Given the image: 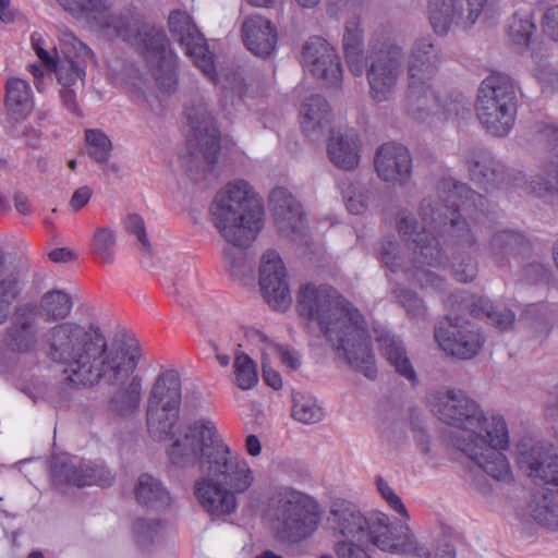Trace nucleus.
I'll return each instance as SVG.
<instances>
[{
  "label": "nucleus",
  "instance_id": "nucleus-61",
  "mask_svg": "<svg viewBox=\"0 0 558 558\" xmlns=\"http://www.w3.org/2000/svg\"><path fill=\"white\" fill-rule=\"evenodd\" d=\"M145 529L147 531H153V526L148 523H146L145 520H137L136 523H135V530L138 532V533H144Z\"/></svg>",
  "mask_w": 558,
  "mask_h": 558
},
{
  "label": "nucleus",
  "instance_id": "nucleus-8",
  "mask_svg": "<svg viewBox=\"0 0 558 558\" xmlns=\"http://www.w3.org/2000/svg\"><path fill=\"white\" fill-rule=\"evenodd\" d=\"M440 57L429 38H421L413 45L408 61V93L405 107L410 114L421 118L423 112L465 119L471 116V101L461 93L450 96L445 104L439 100L433 81L438 72Z\"/></svg>",
  "mask_w": 558,
  "mask_h": 558
},
{
  "label": "nucleus",
  "instance_id": "nucleus-26",
  "mask_svg": "<svg viewBox=\"0 0 558 558\" xmlns=\"http://www.w3.org/2000/svg\"><path fill=\"white\" fill-rule=\"evenodd\" d=\"M269 203L280 231L296 232L303 227L304 213L302 206L287 189H274L269 196Z\"/></svg>",
  "mask_w": 558,
  "mask_h": 558
},
{
  "label": "nucleus",
  "instance_id": "nucleus-2",
  "mask_svg": "<svg viewBox=\"0 0 558 558\" xmlns=\"http://www.w3.org/2000/svg\"><path fill=\"white\" fill-rule=\"evenodd\" d=\"M41 349L49 361L64 366L74 386H94L101 379L118 385L107 402L111 416L137 415L143 396V380L133 375L142 355L137 340L124 338L108 344L97 324L68 320L47 329Z\"/></svg>",
  "mask_w": 558,
  "mask_h": 558
},
{
  "label": "nucleus",
  "instance_id": "nucleus-44",
  "mask_svg": "<svg viewBox=\"0 0 558 558\" xmlns=\"http://www.w3.org/2000/svg\"><path fill=\"white\" fill-rule=\"evenodd\" d=\"M392 293L401 306L411 317H422L426 313V306L417 294L407 288L397 284L392 289Z\"/></svg>",
  "mask_w": 558,
  "mask_h": 558
},
{
  "label": "nucleus",
  "instance_id": "nucleus-1",
  "mask_svg": "<svg viewBox=\"0 0 558 558\" xmlns=\"http://www.w3.org/2000/svg\"><path fill=\"white\" fill-rule=\"evenodd\" d=\"M441 189L447 191L441 202L433 203L423 199L421 215L423 227L417 230L416 221L410 216H402L398 221V231L405 241L413 244V260L405 265L400 255L396 241H385L380 250V260L391 272L404 274L405 279L421 289L442 291V278L426 269L425 266L439 268L446 265L439 239L441 238L452 253V275L457 281L470 282L477 274V265L470 255L475 245V239L470 230V222L476 227L490 228L493 218L484 209L485 198L458 182H441Z\"/></svg>",
  "mask_w": 558,
  "mask_h": 558
},
{
  "label": "nucleus",
  "instance_id": "nucleus-15",
  "mask_svg": "<svg viewBox=\"0 0 558 558\" xmlns=\"http://www.w3.org/2000/svg\"><path fill=\"white\" fill-rule=\"evenodd\" d=\"M185 116L187 120L186 148L190 161L198 160L202 157L205 163L213 168L218 161L221 149L220 132L215 120L202 100L186 107Z\"/></svg>",
  "mask_w": 558,
  "mask_h": 558
},
{
  "label": "nucleus",
  "instance_id": "nucleus-37",
  "mask_svg": "<svg viewBox=\"0 0 558 558\" xmlns=\"http://www.w3.org/2000/svg\"><path fill=\"white\" fill-rule=\"evenodd\" d=\"M5 106L16 118L27 116L33 109L31 86L26 81L11 78L5 85Z\"/></svg>",
  "mask_w": 558,
  "mask_h": 558
},
{
  "label": "nucleus",
  "instance_id": "nucleus-4",
  "mask_svg": "<svg viewBox=\"0 0 558 558\" xmlns=\"http://www.w3.org/2000/svg\"><path fill=\"white\" fill-rule=\"evenodd\" d=\"M427 402L440 421L459 428L453 442L462 452L493 478H511L510 464L504 454L509 446V433L502 416L485 415L462 391H436L428 396Z\"/></svg>",
  "mask_w": 558,
  "mask_h": 558
},
{
  "label": "nucleus",
  "instance_id": "nucleus-16",
  "mask_svg": "<svg viewBox=\"0 0 558 558\" xmlns=\"http://www.w3.org/2000/svg\"><path fill=\"white\" fill-rule=\"evenodd\" d=\"M375 60L367 72L371 95L377 102L387 100L396 85L401 49L392 43L391 33L383 29L372 40Z\"/></svg>",
  "mask_w": 558,
  "mask_h": 558
},
{
  "label": "nucleus",
  "instance_id": "nucleus-18",
  "mask_svg": "<svg viewBox=\"0 0 558 558\" xmlns=\"http://www.w3.org/2000/svg\"><path fill=\"white\" fill-rule=\"evenodd\" d=\"M434 337L445 353L460 360L474 357L484 344L478 328L470 322L453 320L450 316L436 325Z\"/></svg>",
  "mask_w": 558,
  "mask_h": 558
},
{
  "label": "nucleus",
  "instance_id": "nucleus-48",
  "mask_svg": "<svg viewBox=\"0 0 558 558\" xmlns=\"http://www.w3.org/2000/svg\"><path fill=\"white\" fill-rule=\"evenodd\" d=\"M126 230L136 236L138 243L144 250H149V242L146 235V228L143 218L136 214L129 215L125 219Z\"/></svg>",
  "mask_w": 558,
  "mask_h": 558
},
{
  "label": "nucleus",
  "instance_id": "nucleus-63",
  "mask_svg": "<svg viewBox=\"0 0 558 558\" xmlns=\"http://www.w3.org/2000/svg\"><path fill=\"white\" fill-rule=\"evenodd\" d=\"M216 357L218 363L223 367L228 366L231 362V357L228 354L217 353Z\"/></svg>",
  "mask_w": 558,
  "mask_h": 558
},
{
  "label": "nucleus",
  "instance_id": "nucleus-40",
  "mask_svg": "<svg viewBox=\"0 0 558 558\" xmlns=\"http://www.w3.org/2000/svg\"><path fill=\"white\" fill-rule=\"evenodd\" d=\"M235 383L242 390L252 389L258 381L257 368L254 361L245 353L235 357L234 364Z\"/></svg>",
  "mask_w": 558,
  "mask_h": 558
},
{
  "label": "nucleus",
  "instance_id": "nucleus-60",
  "mask_svg": "<svg viewBox=\"0 0 558 558\" xmlns=\"http://www.w3.org/2000/svg\"><path fill=\"white\" fill-rule=\"evenodd\" d=\"M73 48H75L80 53H82L83 57H93V51L90 50V48H88L82 41H76V44L73 45Z\"/></svg>",
  "mask_w": 558,
  "mask_h": 558
},
{
  "label": "nucleus",
  "instance_id": "nucleus-13",
  "mask_svg": "<svg viewBox=\"0 0 558 558\" xmlns=\"http://www.w3.org/2000/svg\"><path fill=\"white\" fill-rule=\"evenodd\" d=\"M475 110L488 133L500 137L508 135L514 126L518 111L512 78L501 72L488 75L480 85Z\"/></svg>",
  "mask_w": 558,
  "mask_h": 558
},
{
  "label": "nucleus",
  "instance_id": "nucleus-6",
  "mask_svg": "<svg viewBox=\"0 0 558 558\" xmlns=\"http://www.w3.org/2000/svg\"><path fill=\"white\" fill-rule=\"evenodd\" d=\"M328 521L333 535L340 536L341 539H369L383 551L415 558H456V550L451 545H439L434 554H430L416 544L408 525L393 527L390 518L381 511H375L366 518L348 500L338 499L331 504Z\"/></svg>",
  "mask_w": 558,
  "mask_h": 558
},
{
  "label": "nucleus",
  "instance_id": "nucleus-51",
  "mask_svg": "<svg viewBox=\"0 0 558 558\" xmlns=\"http://www.w3.org/2000/svg\"><path fill=\"white\" fill-rule=\"evenodd\" d=\"M275 350L283 365L293 371L299 368L301 361L300 355L295 350L283 345H277Z\"/></svg>",
  "mask_w": 558,
  "mask_h": 558
},
{
  "label": "nucleus",
  "instance_id": "nucleus-45",
  "mask_svg": "<svg viewBox=\"0 0 558 558\" xmlns=\"http://www.w3.org/2000/svg\"><path fill=\"white\" fill-rule=\"evenodd\" d=\"M367 542L371 541L339 539L333 544L335 555L337 558H373Z\"/></svg>",
  "mask_w": 558,
  "mask_h": 558
},
{
  "label": "nucleus",
  "instance_id": "nucleus-21",
  "mask_svg": "<svg viewBox=\"0 0 558 558\" xmlns=\"http://www.w3.org/2000/svg\"><path fill=\"white\" fill-rule=\"evenodd\" d=\"M259 286L265 299L275 310L284 311L290 306L292 298L287 282V269L275 250H268L263 255Z\"/></svg>",
  "mask_w": 558,
  "mask_h": 558
},
{
  "label": "nucleus",
  "instance_id": "nucleus-54",
  "mask_svg": "<svg viewBox=\"0 0 558 558\" xmlns=\"http://www.w3.org/2000/svg\"><path fill=\"white\" fill-rule=\"evenodd\" d=\"M263 378L266 385L271 387L275 390H279L282 388V378L278 371L268 367L266 364H263Z\"/></svg>",
  "mask_w": 558,
  "mask_h": 558
},
{
  "label": "nucleus",
  "instance_id": "nucleus-5",
  "mask_svg": "<svg viewBox=\"0 0 558 558\" xmlns=\"http://www.w3.org/2000/svg\"><path fill=\"white\" fill-rule=\"evenodd\" d=\"M301 317L318 324L326 339L354 369L375 378L377 367L366 322L360 311L335 288L304 284L298 293Z\"/></svg>",
  "mask_w": 558,
  "mask_h": 558
},
{
  "label": "nucleus",
  "instance_id": "nucleus-36",
  "mask_svg": "<svg viewBox=\"0 0 558 558\" xmlns=\"http://www.w3.org/2000/svg\"><path fill=\"white\" fill-rule=\"evenodd\" d=\"M73 301L70 294L61 290L47 291L40 298L38 314L46 322H60L65 319L72 312Z\"/></svg>",
  "mask_w": 558,
  "mask_h": 558
},
{
  "label": "nucleus",
  "instance_id": "nucleus-42",
  "mask_svg": "<svg viewBox=\"0 0 558 558\" xmlns=\"http://www.w3.org/2000/svg\"><path fill=\"white\" fill-rule=\"evenodd\" d=\"M116 246V236L111 229L109 228H99L95 231L92 248L95 254H97L100 259L105 263H111L113 259Z\"/></svg>",
  "mask_w": 558,
  "mask_h": 558
},
{
  "label": "nucleus",
  "instance_id": "nucleus-14",
  "mask_svg": "<svg viewBox=\"0 0 558 558\" xmlns=\"http://www.w3.org/2000/svg\"><path fill=\"white\" fill-rule=\"evenodd\" d=\"M182 402V380L178 371H161L150 388L146 421L149 435L157 440L173 436Z\"/></svg>",
  "mask_w": 558,
  "mask_h": 558
},
{
  "label": "nucleus",
  "instance_id": "nucleus-49",
  "mask_svg": "<svg viewBox=\"0 0 558 558\" xmlns=\"http://www.w3.org/2000/svg\"><path fill=\"white\" fill-rule=\"evenodd\" d=\"M541 25L548 37L558 41V4L549 5L544 11Z\"/></svg>",
  "mask_w": 558,
  "mask_h": 558
},
{
  "label": "nucleus",
  "instance_id": "nucleus-55",
  "mask_svg": "<svg viewBox=\"0 0 558 558\" xmlns=\"http://www.w3.org/2000/svg\"><path fill=\"white\" fill-rule=\"evenodd\" d=\"M547 306L543 303L539 304H531L526 307L524 311V315L526 319L531 320L532 323H536L537 325L545 323L544 318L536 317L539 314H543L544 310Z\"/></svg>",
  "mask_w": 558,
  "mask_h": 558
},
{
  "label": "nucleus",
  "instance_id": "nucleus-52",
  "mask_svg": "<svg viewBox=\"0 0 558 558\" xmlns=\"http://www.w3.org/2000/svg\"><path fill=\"white\" fill-rule=\"evenodd\" d=\"M92 197V190L88 186H81L74 191L70 206L73 210L77 211L87 205Z\"/></svg>",
  "mask_w": 558,
  "mask_h": 558
},
{
  "label": "nucleus",
  "instance_id": "nucleus-35",
  "mask_svg": "<svg viewBox=\"0 0 558 558\" xmlns=\"http://www.w3.org/2000/svg\"><path fill=\"white\" fill-rule=\"evenodd\" d=\"M330 160L344 170H352L360 162L357 140L353 133H345L339 138L332 137L328 145Z\"/></svg>",
  "mask_w": 558,
  "mask_h": 558
},
{
  "label": "nucleus",
  "instance_id": "nucleus-10",
  "mask_svg": "<svg viewBox=\"0 0 558 558\" xmlns=\"http://www.w3.org/2000/svg\"><path fill=\"white\" fill-rule=\"evenodd\" d=\"M518 464L527 471L536 485H543L547 493L541 500L529 504L533 520L539 525L558 531V454L551 445L522 441L518 445Z\"/></svg>",
  "mask_w": 558,
  "mask_h": 558
},
{
  "label": "nucleus",
  "instance_id": "nucleus-17",
  "mask_svg": "<svg viewBox=\"0 0 558 558\" xmlns=\"http://www.w3.org/2000/svg\"><path fill=\"white\" fill-rule=\"evenodd\" d=\"M31 45L43 68L52 72L62 87L84 85L86 63L81 59L80 53L73 57L63 49L59 51L54 46L50 47L44 34L39 32H34L31 35Z\"/></svg>",
  "mask_w": 558,
  "mask_h": 558
},
{
  "label": "nucleus",
  "instance_id": "nucleus-53",
  "mask_svg": "<svg viewBox=\"0 0 558 558\" xmlns=\"http://www.w3.org/2000/svg\"><path fill=\"white\" fill-rule=\"evenodd\" d=\"M60 97L62 99L63 105L68 108V110L73 113L80 114V108L76 101V92L75 87H62L60 90Z\"/></svg>",
  "mask_w": 558,
  "mask_h": 558
},
{
  "label": "nucleus",
  "instance_id": "nucleus-59",
  "mask_svg": "<svg viewBox=\"0 0 558 558\" xmlns=\"http://www.w3.org/2000/svg\"><path fill=\"white\" fill-rule=\"evenodd\" d=\"M10 0H0V20L4 23L13 21V14L9 9Z\"/></svg>",
  "mask_w": 558,
  "mask_h": 558
},
{
  "label": "nucleus",
  "instance_id": "nucleus-19",
  "mask_svg": "<svg viewBox=\"0 0 558 558\" xmlns=\"http://www.w3.org/2000/svg\"><path fill=\"white\" fill-rule=\"evenodd\" d=\"M170 33L178 37L180 44L185 47V52L191 57L197 68L210 78L217 82V72L214 56L208 49L205 37L193 23L192 17L184 11H171L168 17Z\"/></svg>",
  "mask_w": 558,
  "mask_h": 558
},
{
  "label": "nucleus",
  "instance_id": "nucleus-24",
  "mask_svg": "<svg viewBox=\"0 0 558 558\" xmlns=\"http://www.w3.org/2000/svg\"><path fill=\"white\" fill-rule=\"evenodd\" d=\"M378 175L387 182L404 183L412 173V158L409 149L397 143L381 145L375 157Z\"/></svg>",
  "mask_w": 558,
  "mask_h": 558
},
{
  "label": "nucleus",
  "instance_id": "nucleus-27",
  "mask_svg": "<svg viewBox=\"0 0 558 558\" xmlns=\"http://www.w3.org/2000/svg\"><path fill=\"white\" fill-rule=\"evenodd\" d=\"M376 341L378 343L380 354L400 376L404 377L412 384H415L417 380L416 373L408 356V352L402 340L386 330H381L380 332L376 330Z\"/></svg>",
  "mask_w": 558,
  "mask_h": 558
},
{
  "label": "nucleus",
  "instance_id": "nucleus-33",
  "mask_svg": "<svg viewBox=\"0 0 558 558\" xmlns=\"http://www.w3.org/2000/svg\"><path fill=\"white\" fill-rule=\"evenodd\" d=\"M363 31L359 17L345 23L343 35V50L348 66L354 76H361L364 71L363 61Z\"/></svg>",
  "mask_w": 558,
  "mask_h": 558
},
{
  "label": "nucleus",
  "instance_id": "nucleus-28",
  "mask_svg": "<svg viewBox=\"0 0 558 558\" xmlns=\"http://www.w3.org/2000/svg\"><path fill=\"white\" fill-rule=\"evenodd\" d=\"M54 472L65 482L77 487L108 486L112 482L111 473L102 464L90 461H82L77 465L65 462L59 470L54 469Z\"/></svg>",
  "mask_w": 558,
  "mask_h": 558
},
{
  "label": "nucleus",
  "instance_id": "nucleus-20",
  "mask_svg": "<svg viewBox=\"0 0 558 558\" xmlns=\"http://www.w3.org/2000/svg\"><path fill=\"white\" fill-rule=\"evenodd\" d=\"M488 0H429V22L434 32L445 35L452 23L473 25Z\"/></svg>",
  "mask_w": 558,
  "mask_h": 558
},
{
  "label": "nucleus",
  "instance_id": "nucleus-22",
  "mask_svg": "<svg viewBox=\"0 0 558 558\" xmlns=\"http://www.w3.org/2000/svg\"><path fill=\"white\" fill-rule=\"evenodd\" d=\"M307 70L329 85H338L342 80V65L337 51L322 37L310 38L302 49Z\"/></svg>",
  "mask_w": 558,
  "mask_h": 558
},
{
  "label": "nucleus",
  "instance_id": "nucleus-57",
  "mask_svg": "<svg viewBox=\"0 0 558 558\" xmlns=\"http://www.w3.org/2000/svg\"><path fill=\"white\" fill-rule=\"evenodd\" d=\"M14 205L16 210L22 215H29L32 213V205L28 198L23 194H15Z\"/></svg>",
  "mask_w": 558,
  "mask_h": 558
},
{
  "label": "nucleus",
  "instance_id": "nucleus-56",
  "mask_svg": "<svg viewBox=\"0 0 558 558\" xmlns=\"http://www.w3.org/2000/svg\"><path fill=\"white\" fill-rule=\"evenodd\" d=\"M245 450L247 454L253 458L258 457L262 453V442L256 435L250 434L246 436Z\"/></svg>",
  "mask_w": 558,
  "mask_h": 558
},
{
  "label": "nucleus",
  "instance_id": "nucleus-12",
  "mask_svg": "<svg viewBox=\"0 0 558 558\" xmlns=\"http://www.w3.org/2000/svg\"><path fill=\"white\" fill-rule=\"evenodd\" d=\"M269 508L278 522V536L284 542L301 543L318 530L320 507L305 493L288 486L280 487L270 497Z\"/></svg>",
  "mask_w": 558,
  "mask_h": 558
},
{
  "label": "nucleus",
  "instance_id": "nucleus-38",
  "mask_svg": "<svg viewBox=\"0 0 558 558\" xmlns=\"http://www.w3.org/2000/svg\"><path fill=\"white\" fill-rule=\"evenodd\" d=\"M527 240L523 234L512 231L504 230L496 232L490 240V251L493 254L500 252L520 253L521 248L527 246Z\"/></svg>",
  "mask_w": 558,
  "mask_h": 558
},
{
  "label": "nucleus",
  "instance_id": "nucleus-58",
  "mask_svg": "<svg viewBox=\"0 0 558 558\" xmlns=\"http://www.w3.org/2000/svg\"><path fill=\"white\" fill-rule=\"evenodd\" d=\"M49 258L54 263H65L72 259L73 254L68 248H54L49 253Z\"/></svg>",
  "mask_w": 558,
  "mask_h": 558
},
{
  "label": "nucleus",
  "instance_id": "nucleus-23",
  "mask_svg": "<svg viewBox=\"0 0 558 558\" xmlns=\"http://www.w3.org/2000/svg\"><path fill=\"white\" fill-rule=\"evenodd\" d=\"M38 335L37 311L32 305H23L15 310L2 342L11 352L34 353L38 347Z\"/></svg>",
  "mask_w": 558,
  "mask_h": 558
},
{
  "label": "nucleus",
  "instance_id": "nucleus-62",
  "mask_svg": "<svg viewBox=\"0 0 558 558\" xmlns=\"http://www.w3.org/2000/svg\"><path fill=\"white\" fill-rule=\"evenodd\" d=\"M41 66H43V64L41 65H37V64L29 65L28 70L35 78L43 77L44 73H43Z\"/></svg>",
  "mask_w": 558,
  "mask_h": 558
},
{
  "label": "nucleus",
  "instance_id": "nucleus-64",
  "mask_svg": "<svg viewBox=\"0 0 558 558\" xmlns=\"http://www.w3.org/2000/svg\"><path fill=\"white\" fill-rule=\"evenodd\" d=\"M255 558H283L281 555L276 554L270 549H266L262 551L259 555H256Z\"/></svg>",
  "mask_w": 558,
  "mask_h": 558
},
{
  "label": "nucleus",
  "instance_id": "nucleus-47",
  "mask_svg": "<svg viewBox=\"0 0 558 558\" xmlns=\"http://www.w3.org/2000/svg\"><path fill=\"white\" fill-rule=\"evenodd\" d=\"M338 186L345 199L347 209L353 215H360L365 211L367 205L362 194H356L350 182L341 181Z\"/></svg>",
  "mask_w": 558,
  "mask_h": 558
},
{
  "label": "nucleus",
  "instance_id": "nucleus-29",
  "mask_svg": "<svg viewBox=\"0 0 558 558\" xmlns=\"http://www.w3.org/2000/svg\"><path fill=\"white\" fill-rule=\"evenodd\" d=\"M535 31L536 26L530 9L515 12L508 25V36L512 44L530 48L532 58L538 62L547 57V49H543L542 43L533 38Z\"/></svg>",
  "mask_w": 558,
  "mask_h": 558
},
{
  "label": "nucleus",
  "instance_id": "nucleus-30",
  "mask_svg": "<svg viewBox=\"0 0 558 558\" xmlns=\"http://www.w3.org/2000/svg\"><path fill=\"white\" fill-rule=\"evenodd\" d=\"M463 303L472 316L486 319L488 324L500 330L511 328L514 323V313L504 304H493L482 296H471L463 300Z\"/></svg>",
  "mask_w": 558,
  "mask_h": 558
},
{
  "label": "nucleus",
  "instance_id": "nucleus-43",
  "mask_svg": "<svg viewBox=\"0 0 558 558\" xmlns=\"http://www.w3.org/2000/svg\"><path fill=\"white\" fill-rule=\"evenodd\" d=\"M63 9L74 16L101 14L108 10L106 0H58Z\"/></svg>",
  "mask_w": 558,
  "mask_h": 558
},
{
  "label": "nucleus",
  "instance_id": "nucleus-11",
  "mask_svg": "<svg viewBox=\"0 0 558 558\" xmlns=\"http://www.w3.org/2000/svg\"><path fill=\"white\" fill-rule=\"evenodd\" d=\"M112 26L124 41L143 50L160 92L168 95L175 92L178 58L169 48L166 33L160 28L147 27L135 16L120 17Z\"/></svg>",
  "mask_w": 558,
  "mask_h": 558
},
{
  "label": "nucleus",
  "instance_id": "nucleus-9",
  "mask_svg": "<svg viewBox=\"0 0 558 558\" xmlns=\"http://www.w3.org/2000/svg\"><path fill=\"white\" fill-rule=\"evenodd\" d=\"M210 214L220 234L236 247L250 246L264 228V206L245 180L230 182L218 192Z\"/></svg>",
  "mask_w": 558,
  "mask_h": 558
},
{
  "label": "nucleus",
  "instance_id": "nucleus-46",
  "mask_svg": "<svg viewBox=\"0 0 558 558\" xmlns=\"http://www.w3.org/2000/svg\"><path fill=\"white\" fill-rule=\"evenodd\" d=\"M376 487L383 499L387 502L388 507L401 517L403 521L410 519L409 512L401 500V498L395 493L392 487L381 477H376Z\"/></svg>",
  "mask_w": 558,
  "mask_h": 558
},
{
  "label": "nucleus",
  "instance_id": "nucleus-31",
  "mask_svg": "<svg viewBox=\"0 0 558 558\" xmlns=\"http://www.w3.org/2000/svg\"><path fill=\"white\" fill-rule=\"evenodd\" d=\"M330 107L322 96L310 97L301 109V128L306 136H318L329 129Z\"/></svg>",
  "mask_w": 558,
  "mask_h": 558
},
{
  "label": "nucleus",
  "instance_id": "nucleus-50",
  "mask_svg": "<svg viewBox=\"0 0 558 558\" xmlns=\"http://www.w3.org/2000/svg\"><path fill=\"white\" fill-rule=\"evenodd\" d=\"M225 262L231 275L235 276L245 268V253L228 248L223 251Z\"/></svg>",
  "mask_w": 558,
  "mask_h": 558
},
{
  "label": "nucleus",
  "instance_id": "nucleus-3",
  "mask_svg": "<svg viewBox=\"0 0 558 558\" xmlns=\"http://www.w3.org/2000/svg\"><path fill=\"white\" fill-rule=\"evenodd\" d=\"M170 462L180 468L199 464L207 476L194 483V495L213 518L230 515L238 510V496L254 483L247 460L222 440L215 422L201 418L189 424L181 438L168 450Z\"/></svg>",
  "mask_w": 558,
  "mask_h": 558
},
{
  "label": "nucleus",
  "instance_id": "nucleus-25",
  "mask_svg": "<svg viewBox=\"0 0 558 558\" xmlns=\"http://www.w3.org/2000/svg\"><path fill=\"white\" fill-rule=\"evenodd\" d=\"M242 37L250 51L265 57L275 50L278 40L276 27L259 15H251L243 22Z\"/></svg>",
  "mask_w": 558,
  "mask_h": 558
},
{
  "label": "nucleus",
  "instance_id": "nucleus-39",
  "mask_svg": "<svg viewBox=\"0 0 558 558\" xmlns=\"http://www.w3.org/2000/svg\"><path fill=\"white\" fill-rule=\"evenodd\" d=\"M85 140L88 145L89 157L98 163L108 161L111 153V141L98 129L86 130Z\"/></svg>",
  "mask_w": 558,
  "mask_h": 558
},
{
  "label": "nucleus",
  "instance_id": "nucleus-34",
  "mask_svg": "<svg viewBox=\"0 0 558 558\" xmlns=\"http://www.w3.org/2000/svg\"><path fill=\"white\" fill-rule=\"evenodd\" d=\"M135 497L147 509H163L171 502V497L161 483L149 474H142L135 487Z\"/></svg>",
  "mask_w": 558,
  "mask_h": 558
},
{
  "label": "nucleus",
  "instance_id": "nucleus-41",
  "mask_svg": "<svg viewBox=\"0 0 558 558\" xmlns=\"http://www.w3.org/2000/svg\"><path fill=\"white\" fill-rule=\"evenodd\" d=\"M292 416L300 422L314 424L322 421L324 413L314 399L294 395Z\"/></svg>",
  "mask_w": 558,
  "mask_h": 558
},
{
  "label": "nucleus",
  "instance_id": "nucleus-7",
  "mask_svg": "<svg viewBox=\"0 0 558 558\" xmlns=\"http://www.w3.org/2000/svg\"><path fill=\"white\" fill-rule=\"evenodd\" d=\"M536 141L546 150L541 173L527 183L521 171H509L499 161L482 156L481 159L469 161L471 180L483 190L522 189L526 194L536 197L550 196L558 193V125L548 122L536 124Z\"/></svg>",
  "mask_w": 558,
  "mask_h": 558
},
{
  "label": "nucleus",
  "instance_id": "nucleus-32",
  "mask_svg": "<svg viewBox=\"0 0 558 558\" xmlns=\"http://www.w3.org/2000/svg\"><path fill=\"white\" fill-rule=\"evenodd\" d=\"M27 276L21 270H5V258L0 250V325L9 317L11 306L22 293Z\"/></svg>",
  "mask_w": 558,
  "mask_h": 558
}]
</instances>
